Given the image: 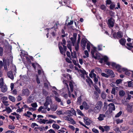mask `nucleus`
<instances>
[{
	"instance_id": "f257e3e1",
	"label": "nucleus",
	"mask_w": 133,
	"mask_h": 133,
	"mask_svg": "<svg viewBox=\"0 0 133 133\" xmlns=\"http://www.w3.org/2000/svg\"><path fill=\"white\" fill-rule=\"evenodd\" d=\"M114 20L112 17H111L108 20V25L109 28H112L114 26Z\"/></svg>"
},
{
	"instance_id": "f03ea898",
	"label": "nucleus",
	"mask_w": 133,
	"mask_h": 133,
	"mask_svg": "<svg viewBox=\"0 0 133 133\" xmlns=\"http://www.w3.org/2000/svg\"><path fill=\"white\" fill-rule=\"evenodd\" d=\"M52 102L51 99L50 97L48 96L46 97V102L44 104L48 107V105Z\"/></svg>"
},
{
	"instance_id": "7ed1b4c3",
	"label": "nucleus",
	"mask_w": 133,
	"mask_h": 133,
	"mask_svg": "<svg viewBox=\"0 0 133 133\" xmlns=\"http://www.w3.org/2000/svg\"><path fill=\"white\" fill-rule=\"evenodd\" d=\"M109 107V111L110 113H111L112 110H115V107L114 104L113 103H111L108 105Z\"/></svg>"
},
{
	"instance_id": "20e7f679",
	"label": "nucleus",
	"mask_w": 133,
	"mask_h": 133,
	"mask_svg": "<svg viewBox=\"0 0 133 133\" xmlns=\"http://www.w3.org/2000/svg\"><path fill=\"white\" fill-rule=\"evenodd\" d=\"M105 72L108 74L109 76H111V77L112 78L114 77V74L113 71L111 70L106 69L105 70Z\"/></svg>"
},
{
	"instance_id": "39448f33",
	"label": "nucleus",
	"mask_w": 133,
	"mask_h": 133,
	"mask_svg": "<svg viewBox=\"0 0 133 133\" xmlns=\"http://www.w3.org/2000/svg\"><path fill=\"white\" fill-rule=\"evenodd\" d=\"M63 118L65 120L70 121L73 124H75V122L72 118L69 117L68 116H64Z\"/></svg>"
},
{
	"instance_id": "423d86ee",
	"label": "nucleus",
	"mask_w": 133,
	"mask_h": 133,
	"mask_svg": "<svg viewBox=\"0 0 133 133\" xmlns=\"http://www.w3.org/2000/svg\"><path fill=\"white\" fill-rule=\"evenodd\" d=\"M81 46L82 48H83V50H84L85 49L86 44L87 43V41L86 40L84 39H82L81 41Z\"/></svg>"
},
{
	"instance_id": "0eeeda50",
	"label": "nucleus",
	"mask_w": 133,
	"mask_h": 133,
	"mask_svg": "<svg viewBox=\"0 0 133 133\" xmlns=\"http://www.w3.org/2000/svg\"><path fill=\"white\" fill-rule=\"evenodd\" d=\"M29 90L28 89L23 90L22 91V94L23 95L28 96L29 94Z\"/></svg>"
},
{
	"instance_id": "6e6552de",
	"label": "nucleus",
	"mask_w": 133,
	"mask_h": 133,
	"mask_svg": "<svg viewBox=\"0 0 133 133\" xmlns=\"http://www.w3.org/2000/svg\"><path fill=\"white\" fill-rule=\"evenodd\" d=\"M7 75L9 78H10L12 80H13L14 79V76L12 74V71H10L8 72L7 73Z\"/></svg>"
},
{
	"instance_id": "1a4fd4ad",
	"label": "nucleus",
	"mask_w": 133,
	"mask_h": 133,
	"mask_svg": "<svg viewBox=\"0 0 133 133\" xmlns=\"http://www.w3.org/2000/svg\"><path fill=\"white\" fill-rule=\"evenodd\" d=\"M83 119L84 120V121L86 125H89L90 124V120L87 117H84Z\"/></svg>"
},
{
	"instance_id": "9d476101",
	"label": "nucleus",
	"mask_w": 133,
	"mask_h": 133,
	"mask_svg": "<svg viewBox=\"0 0 133 133\" xmlns=\"http://www.w3.org/2000/svg\"><path fill=\"white\" fill-rule=\"evenodd\" d=\"M102 106V103L101 101H99L98 102L96 105V106L98 108V109H101Z\"/></svg>"
},
{
	"instance_id": "9b49d317",
	"label": "nucleus",
	"mask_w": 133,
	"mask_h": 133,
	"mask_svg": "<svg viewBox=\"0 0 133 133\" xmlns=\"http://www.w3.org/2000/svg\"><path fill=\"white\" fill-rule=\"evenodd\" d=\"M34 99V97L33 95H31L28 99L27 102L29 103H31L33 102Z\"/></svg>"
},
{
	"instance_id": "f8f14e48",
	"label": "nucleus",
	"mask_w": 133,
	"mask_h": 133,
	"mask_svg": "<svg viewBox=\"0 0 133 133\" xmlns=\"http://www.w3.org/2000/svg\"><path fill=\"white\" fill-rule=\"evenodd\" d=\"M57 108V106L55 104H52L51 105L50 109L52 111H55Z\"/></svg>"
},
{
	"instance_id": "ddd939ff",
	"label": "nucleus",
	"mask_w": 133,
	"mask_h": 133,
	"mask_svg": "<svg viewBox=\"0 0 133 133\" xmlns=\"http://www.w3.org/2000/svg\"><path fill=\"white\" fill-rule=\"evenodd\" d=\"M132 105L131 104L128 105L127 109V111L130 113H131L132 111Z\"/></svg>"
},
{
	"instance_id": "4468645a",
	"label": "nucleus",
	"mask_w": 133,
	"mask_h": 133,
	"mask_svg": "<svg viewBox=\"0 0 133 133\" xmlns=\"http://www.w3.org/2000/svg\"><path fill=\"white\" fill-rule=\"evenodd\" d=\"M1 91L3 92H5L7 90V88L6 86L5 85H4V84L1 86Z\"/></svg>"
},
{
	"instance_id": "2eb2a0df",
	"label": "nucleus",
	"mask_w": 133,
	"mask_h": 133,
	"mask_svg": "<svg viewBox=\"0 0 133 133\" xmlns=\"http://www.w3.org/2000/svg\"><path fill=\"white\" fill-rule=\"evenodd\" d=\"M126 41L125 39L123 38H121L119 40L120 43L122 45H125Z\"/></svg>"
},
{
	"instance_id": "dca6fc26",
	"label": "nucleus",
	"mask_w": 133,
	"mask_h": 133,
	"mask_svg": "<svg viewBox=\"0 0 133 133\" xmlns=\"http://www.w3.org/2000/svg\"><path fill=\"white\" fill-rule=\"evenodd\" d=\"M105 117V115L104 114H100L98 118V119L100 121H102L103 120L104 118Z\"/></svg>"
},
{
	"instance_id": "f3484780",
	"label": "nucleus",
	"mask_w": 133,
	"mask_h": 133,
	"mask_svg": "<svg viewBox=\"0 0 133 133\" xmlns=\"http://www.w3.org/2000/svg\"><path fill=\"white\" fill-rule=\"evenodd\" d=\"M60 42H59L58 44V47L60 51V53L63 54L64 53L63 49L62 47L60 45Z\"/></svg>"
},
{
	"instance_id": "a211bd4d",
	"label": "nucleus",
	"mask_w": 133,
	"mask_h": 133,
	"mask_svg": "<svg viewBox=\"0 0 133 133\" xmlns=\"http://www.w3.org/2000/svg\"><path fill=\"white\" fill-rule=\"evenodd\" d=\"M96 75L95 74H93V77L94 78V81L95 83L96 84H97L98 82V79L96 77Z\"/></svg>"
},
{
	"instance_id": "6ab92c4d",
	"label": "nucleus",
	"mask_w": 133,
	"mask_h": 133,
	"mask_svg": "<svg viewBox=\"0 0 133 133\" xmlns=\"http://www.w3.org/2000/svg\"><path fill=\"white\" fill-rule=\"evenodd\" d=\"M82 105L85 109H88L89 108V106L85 102H84L83 103Z\"/></svg>"
},
{
	"instance_id": "aec40b11",
	"label": "nucleus",
	"mask_w": 133,
	"mask_h": 133,
	"mask_svg": "<svg viewBox=\"0 0 133 133\" xmlns=\"http://www.w3.org/2000/svg\"><path fill=\"white\" fill-rule=\"evenodd\" d=\"M94 88L96 91L98 92V94H101V90L97 85H95L94 86Z\"/></svg>"
},
{
	"instance_id": "412c9836",
	"label": "nucleus",
	"mask_w": 133,
	"mask_h": 133,
	"mask_svg": "<svg viewBox=\"0 0 133 133\" xmlns=\"http://www.w3.org/2000/svg\"><path fill=\"white\" fill-rule=\"evenodd\" d=\"M117 35L118 37L119 38H122L123 36V34L122 32L121 31H119L117 33Z\"/></svg>"
},
{
	"instance_id": "4be33fe9",
	"label": "nucleus",
	"mask_w": 133,
	"mask_h": 133,
	"mask_svg": "<svg viewBox=\"0 0 133 133\" xmlns=\"http://www.w3.org/2000/svg\"><path fill=\"white\" fill-rule=\"evenodd\" d=\"M47 107L45 105H44V106L43 107L41 106L39 109H38V111H40L42 109H45L47 108Z\"/></svg>"
},
{
	"instance_id": "5701e85b",
	"label": "nucleus",
	"mask_w": 133,
	"mask_h": 133,
	"mask_svg": "<svg viewBox=\"0 0 133 133\" xmlns=\"http://www.w3.org/2000/svg\"><path fill=\"white\" fill-rule=\"evenodd\" d=\"M125 94V92L123 90L120 91L119 92V95L120 96H123Z\"/></svg>"
},
{
	"instance_id": "b1692460",
	"label": "nucleus",
	"mask_w": 133,
	"mask_h": 133,
	"mask_svg": "<svg viewBox=\"0 0 133 133\" xmlns=\"http://www.w3.org/2000/svg\"><path fill=\"white\" fill-rule=\"evenodd\" d=\"M8 98L10 100L13 102H14L15 101V98L14 97L10 95Z\"/></svg>"
},
{
	"instance_id": "393cba45",
	"label": "nucleus",
	"mask_w": 133,
	"mask_h": 133,
	"mask_svg": "<svg viewBox=\"0 0 133 133\" xmlns=\"http://www.w3.org/2000/svg\"><path fill=\"white\" fill-rule=\"evenodd\" d=\"M94 94L95 98L97 99H98L99 97V95L98 92L96 91H94Z\"/></svg>"
},
{
	"instance_id": "a878e982",
	"label": "nucleus",
	"mask_w": 133,
	"mask_h": 133,
	"mask_svg": "<svg viewBox=\"0 0 133 133\" xmlns=\"http://www.w3.org/2000/svg\"><path fill=\"white\" fill-rule=\"evenodd\" d=\"M32 115V114L31 112L28 111L27 112L26 114L25 113L24 114V115L25 116L28 117H30V115Z\"/></svg>"
},
{
	"instance_id": "bb28decb",
	"label": "nucleus",
	"mask_w": 133,
	"mask_h": 133,
	"mask_svg": "<svg viewBox=\"0 0 133 133\" xmlns=\"http://www.w3.org/2000/svg\"><path fill=\"white\" fill-rule=\"evenodd\" d=\"M52 127L53 128L57 129H58L59 128V127L58 125L55 124H53Z\"/></svg>"
},
{
	"instance_id": "cd10ccee",
	"label": "nucleus",
	"mask_w": 133,
	"mask_h": 133,
	"mask_svg": "<svg viewBox=\"0 0 133 133\" xmlns=\"http://www.w3.org/2000/svg\"><path fill=\"white\" fill-rule=\"evenodd\" d=\"M101 96L102 98L103 99H105V98L106 95L104 92H102V93Z\"/></svg>"
},
{
	"instance_id": "c85d7f7f",
	"label": "nucleus",
	"mask_w": 133,
	"mask_h": 133,
	"mask_svg": "<svg viewBox=\"0 0 133 133\" xmlns=\"http://www.w3.org/2000/svg\"><path fill=\"white\" fill-rule=\"evenodd\" d=\"M71 52V55L72 57L75 58L76 57V53L75 51H74V52Z\"/></svg>"
},
{
	"instance_id": "c756f323",
	"label": "nucleus",
	"mask_w": 133,
	"mask_h": 133,
	"mask_svg": "<svg viewBox=\"0 0 133 133\" xmlns=\"http://www.w3.org/2000/svg\"><path fill=\"white\" fill-rule=\"evenodd\" d=\"M76 38H73L72 37L71 38V40L72 41V45L73 46L75 45V42L76 41Z\"/></svg>"
},
{
	"instance_id": "7c9ffc66",
	"label": "nucleus",
	"mask_w": 133,
	"mask_h": 133,
	"mask_svg": "<svg viewBox=\"0 0 133 133\" xmlns=\"http://www.w3.org/2000/svg\"><path fill=\"white\" fill-rule=\"evenodd\" d=\"M114 130L116 132V133H121V131L118 128L116 127L114 129Z\"/></svg>"
},
{
	"instance_id": "2f4dec72",
	"label": "nucleus",
	"mask_w": 133,
	"mask_h": 133,
	"mask_svg": "<svg viewBox=\"0 0 133 133\" xmlns=\"http://www.w3.org/2000/svg\"><path fill=\"white\" fill-rule=\"evenodd\" d=\"M102 59L104 61V62H107L108 61V57L106 56H105L103 57L102 58Z\"/></svg>"
},
{
	"instance_id": "473e14b6",
	"label": "nucleus",
	"mask_w": 133,
	"mask_h": 133,
	"mask_svg": "<svg viewBox=\"0 0 133 133\" xmlns=\"http://www.w3.org/2000/svg\"><path fill=\"white\" fill-rule=\"evenodd\" d=\"M6 111L8 113H9L12 112V110L9 107H6Z\"/></svg>"
},
{
	"instance_id": "72a5a7b5",
	"label": "nucleus",
	"mask_w": 133,
	"mask_h": 133,
	"mask_svg": "<svg viewBox=\"0 0 133 133\" xmlns=\"http://www.w3.org/2000/svg\"><path fill=\"white\" fill-rule=\"evenodd\" d=\"M128 86L129 87L133 88V82L129 81L128 82Z\"/></svg>"
},
{
	"instance_id": "f704fd0d",
	"label": "nucleus",
	"mask_w": 133,
	"mask_h": 133,
	"mask_svg": "<svg viewBox=\"0 0 133 133\" xmlns=\"http://www.w3.org/2000/svg\"><path fill=\"white\" fill-rule=\"evenodd\" d=\"M82 100L81 96L79 97H78L77 98V102L78 103V104H79V105H80L81 104V101Z\"/></svg>"
},
{
	"instance_id": "c9c22d12",
	"label": "nucleus",
	"mask_w": 133,
	"mask_h": 133,
	"mask_svg": "<svg viewBox=\"0 0 133 133\" xmlns=\"http://www.w3.org/2000/svg\"><path fill=\"white\" fill-rule=\"evenodd\" d=\"M4 84L3 81V79L1 78L0 79V88L1 87V86Z\"/></svg>"
},
{
	"instance_id": "e433bc0d",
	"label": "nucleus",
	"mask_w": 133,
	"mask_h": 133,
	"mask_svg": "<svg viewBox=\"0 0 133 133\" xmlns=\"http://www.w3.org/2000/svg\"><path fill=\"white\" fill-rule=\"evenodd\" d=\"M100 109H98V108L96 106L94 109V111L95 112H98Z\"/></svg>"
},
{
	"instance_id": "4c0bfd02",
	"label": "nucleus",
	"mask_w": 133,
	"mask_h": 133,
	"mask_svg": "<svg viewBox=\"0 0 133 133\" xmlns=\"http://www.w3.org/2000/svg\"><path fill=\"white\" fill-rule=\"evenodd\" d=\"M104 127L105 129V131H109L110 129L109 127L108 126L106 125Z\"/></svg>"
},
{
	"instance_id": "58836bf2",
	"label": "nucleus",
	"mask_w": 133,
	"mask_h": 133,
	"mask_svg": "<svg viewBox=\"0 0 133 133\" xmlns=\"http://www.w3.org/2000/svg\"><path fill=\"white\" fill-rule=\"evenodd\" d=\"M111 93L114 95L116 94V90L115 88H113L112 89V91H111Z\"/></svg>"
},
{
	"instance_id": "ea45409f",
	"label": "nucleus",
	"mask_w": 133,
	"mask_h": 133,
	"mask_svg": "<svg viewBox=\"0 0 133 133\" xmlns=\"http://www.w3.org/2000/svg\"><path fill=\"white\" fill-rule=\"evenodd\" d=\"M87 49L89 51L90 50V43L89 42H88L87 43Z\"/></svg>"
},
{
	"instance_id": "a19ab883",
	"label": "nucleus",
	"mask_w": 133,
	"mask_h": 133,
	"mask_svg": "<svg viewBox=\"0 0 133 133\" xmlns=\"http://www.w3.org/2000/svg\"><path fill=\"white\" fill-rule=\"evenodd\" d=\"M53 122L56 123L55 121H54L53 120L50 119L49 121L46 122V124H51Z\"/></svg>"
},
{
	"instance_id": "79ce46f5",
	"label": "nucleus",
	"mask_w": 133,
	"mask_h": 133,
	"mask_svg": "<svg viewBox=\"0 0 133 133\" xmlns=\"http://www.w3.org/2000/svg\"><path fill=\"white\" fill-rule=\"evenodd\" d=\"M37 128L41 131L45 130V128L42 126L41 127H38Z\"/></svg>"
},
{
	"instance_id": "37998d69",
	"label": "nucleus",
	"mask_w": 133,
	"mask_h": 133,
	"mask_svg": "<svg viewBox=\"0 0 133 133\" xmlns=\"http://www.w3.org/2000/svg\"><path fill=\"white\" fill-rule=\"evenodd\" d=\"M101 74L103 76L107 78H108L109 77V75L104 73H102Z\"/></svg>"
},
{
	"instance_id": "c03bdc74",
	"label": "nucleus",
	"mask_w": 133,
	"mask_h": 133,
	"mask_svg": "<svg viewBox=\"0 0 133 133\" xmlns=\"http://www.w3.org/2000/svg\"><path fill=\"white\" fill-rule=\"evenodd\" d=\"M31 105L32 107L34 108H36L37 106V103H32L31 104Z\"/></svg>"
},
{
	"instance_id": "a18cd8bd",
	"label": "nucleus",
	"mask_w": 133,
	"mask_h": 133,
	"mask_svg": "<svg viewBox=\"0 0 133 133\" xmlns=\"http://www.w3.org/2000/svg\"><path fill=\"white\" fill-rule=\"evenodd\" d=\"M115 67L118 70H120L121 69V66L118 65L117 64L115 66Z\"/></svg>"
},
{
	"instance_id": "49530a36",
	"label": "nucleus",
	"mask_w": 133,
	"mask_h": 133,
	"mask_svg": "<svg viewBox=\"0 0 133 133\" xmlns=\"http://www.w3.org/2000/svg\"><path fill=\"white\" fill-rule=\"evenodd\" d=\"M43 93L45 96H47L48 95V92L44 89L43 90Z\"/></svg>"
},
{
	"instance_id": "de8ad7c7",
	"label": "nucleus",
	"mask_w": 133,
	"mask_h": 133,
	"mask_svg": "<svg viewBox=\"0 0 133 133\" xmlns=\"http://www.w3.org/2000/svg\"><path fill=\"white\" fill-rule=\"evenodd\" d=\"M56 113H57V115H60L61 114H64L62 113V111H61V110L56 111Z\"/></svg>"
},
{
	"instance_id": "09e8293b",
	"label": "nucleus",
	"mask_w": 133,
	"mask_h": 133,
	"mask_svg": "<svg viewBox=\"0 0 133 133\" xmlns=\"http://www.w3.org/2000/svg\"><path fill=\"white\" fill-rule=\"evenodd\" d=\"M37 126L38 127V125L36 123H32L31 124V127L34 128L35 126Z\"/></svg>"
},
{
	"instance_id": "8fccbe9b",
	"label": "nucleus",
	"mask_w": 133,
	"mask_h": 133,
	"mask_svg": "<svg viewBox=\"0 0 133 133\" xmlns=\"http://www.w3.org/2000/svg\"><path fill=\"white\" fill-rule=\"evenodd\" d=\"M122 112L121 111H120L117 114L115 115V117H119V116H120L122 114Z\"/></svg>"
},
{
	"instance_id": "3c124183",
	"label": "nucleus",
	"mask_w": 133,
	"mask_h": 133,
	"mask_svg": "<svg viewBox=\"0 0 133 133\" xmlns=\"http://www.w3.org/2000/svg\"><path fill=\"white\" fill-rule=\"evenodd\" d=\"M92 130L93 132L95 133H98L99 132L98 130L95 128H93L92 129Z\"/></svg>"
},
{
	"instance_id": "603ef678",
	"label": "nucleus",
	"mask_w": 133,
	"mask_h": 133,
	"mask_svg": "<svg viewBox=\"0 0 133 133\" xmlns=\"http://www.w3.org/2000/svg\"><path fill=\"white\" fill-rule=\"evenodd\" d=\"M115 5L113 4H111L110 6V8L111 9H113L115 7Z\"/></svg>"
},
{
	"instance_id": "864d4df0",
	"label": "nucleus",
	"mask_w": 133,
	"mask_h": 133,
	"mask_svg": "<svg viewBox=\"0 0 133 133\" xmlns=\"http://www.w3.org/2000/svg\"><path fill=\"white\" fill-rule=\"evenodd\" d=\"M22 98L20 96H18L17 97V100L18 101H20L22 100Z\"/></svg>"
},
{
	"instance_id": "5fc2aeb1",
	"label": "nucleus",
	"mask_w": 133,
	"mask_h": 133,
	"mask_svg": "<svg viewBox=\"0 0 133 133\" xmlns=\"http://www.w3.org/2000/svg\"><path fill=\"white\" fill-rule=\"evenodd\" d=\"M3 49L2 48L0 47V55L2 56Z\"/></svg>"
},
{
	"instance_id": "6e6d98bb",
	"label": "nucleus",
	"mask_w": 133,
	"mask_h": 133,
	"mask_svg": "<svg viewBox=\"0 0 133 133\" xmlns=\"http://www.w3.org/2000/svg\"><path fill=\"white\" fill-rule=\"evenodd\" d=\"M43 119H42L41 118H38L37 119H36V120L37 121V122H39L40 124H41V123Z\"/></svg>"
},
{
	"instance_id": "4d7b16f0",
	"label": "nucleus",
	"mask_w": 133,
	"mask_h": 133,
	"mask_svg": "<svg viewBox=\"0 0 133 133\" xmlns=\"http://www.w3.org/2000/svg\"><path fill=\"white\" fill-rule=\"evenodd\" d=\"M95 51H93V50H92L91 51V55H92V56L93 57H94L95 58H96V57H95L94 54V53L95 52Z\"/></svg>"
},
{
	"instance_id": "13d9d810",
	"label": "nucleus",
	"mask_w": 133,
	"mask_h": 133,
	"mask_svg": "<svg viewBox=\"0 0 133 133\" xmlns=\"http://www.w3.org/2000/svg\"><path fill=\"white\" fill-rule=\"evenodd\" d=\"M62 42H61V44L63 45H64L66 44V41L64 39H63L62 40Z\"/></svg>"
},
{
	"instance_id": "bf43d9fd",
	"label": "nucleus",
	"mask_w": 133,
	"mask_h": 133,
	"mask_svg": "<svg viewBox=\"0 0 133 133\" xmlns=\"http://www.w3.org/2000/svg\"><path fill=\"white\" fill-rule=\"evenodd\" d=\"M122 80L121 79H117L116 81V83L117 84H119L122 82Z\"/></svg>"
},
{
	"instance_id": "052dcab7",
	"label": "nucleus",
	"mask_w": 133,
	"mask_h": 133,
	"mask_svg": "<svg viewBox=\"0 0 133 133\" xmlns=\"http://www.w3.org/2000/svg\"><path fill=\"white\" fill-rule=\"evenodd\" d=\"M48 117H51L52 118H56L57 117L55 116H54L53 115H48Z\"/></svg>"
},
{
	"instance_id": "680f3d73",
	"label": "nucleus",
	"mask_w": 133,
	"mask_h": 133,
	"mask_svg": "<svg viewBox=\"0 0 133 133\" xmlns=\"http://www.w3.org/2000/svg\"><path fill=\"white\" fill-rule=\"evenodd\" d=\"M3 103L5 105H8L9 104L8 103V102L6 101H3Z\"/></svg>"
},
{
	"instance_id": "e2e57ef3",
	"label": "nucleus",
	"mask_w": 133,
	"mask_h": 133,
	"mask_svg": "<svg viewBox=\"0 0 133 133\" xmlns=\"http://www.w3.org/2000/svg\"><path fill=\"white\" fill-rule=\"evenodd\" d=\"M77 112L78 113V114L82 116H83V114L82 113L81 111L79 110H77Z\"/></svg>"
},
{
	"instance_id": "0e129e2a",
	"label": "nucleus",
	"mask_w": 133,
	"mask_h": 133,
	"mask_svg": "<svg viewBox=\"0 0 133 133\" xmlns=\"http://www.w3.org/2000/svg\"><path fill=\"white\" fill-rule=\"evenodd\" d=\"M70 113H71L73 115H76V113L75 111L73 109L72 110H71L70 111Z\"/></svg>"
},
{
	"instance_id": "69168bd1",
	"label": "nucleus",
	"mask_w": 133,
	"mask_h": 133,
	"mask_svg": "<svg viewBox=\"0 0 133 133\" xmlns=\"http://www.w3.org/2000/svg\"><path fill=\"white\" fill-rule=\"evenodd\" d=\"M101 8L103 10H105V6L104 5H101Z\"/></svg>"
},
{
	"instance_id": "338daca9",
	"label": "nucleus",
	"mask_w": 133,
	"mask_h": 133,
	"mask_svg": "<svg viewBox=\"0 0 133 133\" xmlns=\"http://www.w3.org/2000/svg\"><path fill=\"white\" fill-rule=\"evenodd\" d=\"M79 44H77L75 46V49L76 51H77L79 49Z\"/></svg>"
},
{
	"instance_id": "774afa93",
	"label": "nucleus",
	"mask_w": 133,
	"mask_h": 133,
	"mask_svg": "<svg viewBox=\"0 0 133 133\" xmlns=\"http://www.w3.org/2000/svg\"><path fill=\"white\" fill-rule=\"evenodd\" d=\"M56 100L58 102H61V100L60 98H58L57 97H56L55 98Z\"/></svg>"
}]
</instances>
